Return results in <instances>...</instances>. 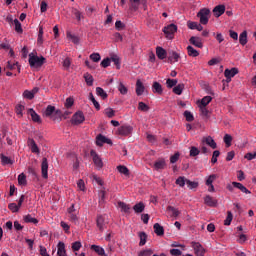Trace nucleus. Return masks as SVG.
<instances>
[{
  "mask_svg": "<svg viewBox=\"0 0 256 256\" xmlns=\"http://www.w3.org/2000/svg\"><path fill=\"white\" fill-rule=\"evenodd\" d=\"M28 63L32 69H39V67H43L45 63V57L37 56V52H31L29 54Z\"/></svg>",
  "mask_w": 256,
  "mask_h": 256,
  "instance_id": "f257e3e1",
  "label": "nucleus"
},
{
  "mask_svg": "<svg viewBox=\"0 0 256 256\" xmlns=\"http://www.w3.org/2000/svg\"><path fill=\"white\" fill-rule=\"evenodd\" d=\"M210 15H211V10H209V8H202L198 12L197 17H199L200 23L202 25H207V23H209Z\"/></svg>",
  "mask_w": 256,
  "mask_h": 256,
  "instance_id": "f03ea898",
  "label": "nucleus"
},
{
  "mask_svg": "<svg viewBox=\"0 0 256 256\" xmlns=\"http://www.w3.org/2000/svg\"><path fill=\"white\" fill-rule=\"evenodd\" d=\"M217 174H211L208 177H206L205 185L208 187L209 193H215V186L213 183L217 180Z\"/></svg>",
  "mask_w": 256,
  "mask_h": 256,
  "instance_id": "7ed1b4c3",
  "label": "nucleus"
},
{
  "mask_svg": "<svg viewBox=\"0 0 256 256\" xmlns=\"http://www.w3.org/2000/svg\"><path fill=\"white\" fill-rule=\"evenodd\" d=\"M90 155L95 167L98 169H103V159H101V156L97 154L95 150H91Z\"/></svg>",
  "mask_w": 256,
  "mask_h": 256,
  "instance_id": "20e7f679",
  "label": "nucleus"
},
{
  "mask_svg": "<svg viewBox=\"0 0 256 256\" xmlns=\"http://www.w3.org/2000/svg\"><path fill=\"white\" fill-rule=\"evenodd\" d=\"M67 213L70 221H73L74 223L78 221L79 210L75 209V204H71V206L67 209Z\"/></svg>",
  "mask_w": 256,
  "mask_h": 256,
  "instance_id": "39448f33",
  "label": "nucleus"
},
{
  "mask_svg": "<svg viewBox=\"0 0 256 256\" xmlns=\"http://www.w3.org/2000/svg\"><path fill=\"white\" fill-rule=\"evenodd\" d=\"M163 32L165 33L168 39H171L172 35H175V33H177V25L169 24L166 27H164Z\"/></svg>",
  "mask_w": 256,
  "mask_h": 256,
  "instance_id": "423d86ee",
  "label": "nucleus"
},
{
  "mask_svg": "<svg viewBox=\"0 0 256 256\" xmlns=\"http://www.w3.org/2000/svg\"><path fill=\"white\" fill-rule=\"evenodd\" d=\"M48 171H49V162L47 161V158H43L41 163V173H42L43 179H49Z\"/></svg>",
  "mask_w": 256,
  "mask_h": 256,
  "instance_id": "0eeeda50",
  "label": "nucleus"
},
{
  "mask_svg": "<svg viewBox=\"0 0 256 256\" xmlns=\"http://www.w3.org/2000/svg\"><path fill=\"white\" fill-rule=\"evenodd\" d=\"M192 248L194 249L196 256H205V248L199 242H192Z\"/></svg>",
  "mask_w": 256,
  "mask_h": 256,
  "instance_id": "6e6552de",
  "label": "nucleus"
},
{
  "mask_svg": "<svg viewBox=\"0 0 256 256\" xmlns=\"http://www.w3.org/2000/svg\"><path fill=\"white\" fill-rule=\"evenodd\" d=\"M133 133V126L131 125H122L118 128V134L127 137V135H131Z\"/></svg>",
  "mask_w": 256,
  "mask_h": 256,
  "instance_id": "1a4fd4ad",
  "label": "nucleus"
},
{
  "mask_svg": "<svg viewBox=\"0 0 256 256\" xmlns=\"http://www.w3.org/2000/svg\"><path fill=\"white\" fill-rule=\"evenodd\" d=\"M97 227L99 229V231H105V229H107V217L105 216H98L97 220Z\"/></svg>",
  "mask_w": 256,
  "mask_h": 256,
  "instance_id": "9d476101",
  "label": "nucleus"
},
{
  "mask_svg": "<svg viewBox=\"0 0 256 256\" xmlns=\"http://www.w3.org/2000/svg\"><path fill=\"white\" fill-rule=\"evenodd\" d=\"M239 73V70L237 68H232V69H226L224 71V75L226 77L227 83H230L231 79H233L234 76Z\"/></svg>",
  "mask_w": 256,
  "mask_h": 256,
  "instance_id": "9b49d317",
  "label": "nucleus"
},
{
  "mask_svg": "<svg viewBox=\"0 0 256 256\" xmlns=\"http://www.w3.org/2000/svg\"><path fill=\"white\" fill-rule=\"evenodd\" d=\"M104 143H107V145H112L113 142L111 141V139L99 134L96 137V145H98V147H103Z\"/></svg>",
  "mask_w": 256,
  "mask_h": 256,
  "instance_id": "f8f14e48",
  "label": "nucleus"
},
{
  "mask_svg": "<svg viewBox=\"0 0 256 256\" xmlns=\"http://www.w3.org/2000/svg\"><path fill=\"white\" fill-rule=\"evenodd\" d=\"M72 121H73L74 125H81V123H83V121H85V115H83V112H76L73 115Z\"/></svg>",
  "mask_w": 256,
  "mask_h": 256,
  "instance_id": "ddd939ff",
  "label": "nucleus"
},
{
  "mask_svg": "<svg viewBox=\"0 0 256 256\" xmlns=\"http://www.w3.org/2000/svg\"><path fill=\"white\" fill-rule=\"evenodd\" d=\"M189 42L191 43V45H194V47H198V49H203V41L200 37L192 36L189 39Z\"/></svg>",
  "mask_w": 256,
  "mask_h": 256,
  "instance_id": "4468645a",
  "label": "nucleus"
},
{
  "mask_svg": "<svg viewBox=\"0 0 256 256\" xmlns=\"http://www.w3.org/2000/svg\"><path fill=\"white\" fill-rule=\"evenodd\" d=\"M143 93H145V85L140 79H138L136 81V95H138V97H141Z\"/></svg>",
  "mask_w": 256,
  "mask_h": 256,
  "instance_id": "2eb2a0df",
  "label": "nucleus"
},
{
  "mask_svg": "<svg viewBox=\"0 0 256 256\" xmlns=\"http://www.w3.org/2000/svg\"><path fill=\"white\" fill-rule=\"evenodd\" d=\"M156 56L158 59L163 61V59H167V50H165L163 47L158 46L156 47Z\"/></svg>",
  "mask_w": 256,
  "mask_h": 256,
  "instance_id": "dca6fc26",
  "label": "nucleus"
},
{
  "mask_svg": "<svg viewBox=\"0 0 256 256\" xmlns=\"http://www.w3.org/2000/svg\"><path fill=\"white\" fill-rule=\"evenodd\" d=\"M117 89L121 95H127L129 93V88L121 80L117 82Z\"/></svg>",
  "mask_w": 256,
  "mask_h": 256,
  "instance_id": "f3484780",
  "label": "nucleus"
},
{
  "mask_svg": "<svg viewBox=\"0 0 256 256\" xmlns=\"http://www.w3.org/2000/svg\"><path fill=\"white\" fill-rule=\"evenodd\" d=\"M180 59H181V54H179L178 52L171 51L169 53V57H168L169 63H177L179 62Z\"/></svg>",
  "mask_w": 256,
  "mask_h": 256,
  "instance_id": "a211bd4d",
  "label": "nucleus"
},
{
  "mask_svg": "<svg viewBox=\"0 0 256 256\" xmlns=\"http://www.w3.org/2000/svg\"><path fill=\"white\" fill-rule=\"evenodd\" d=\"M202 141L203 143H206L208 147H211V149H215L217 147V142H215V140L211 136L204 137Z\"/></svg>",
  "mask_w": 256,
  "mask_h": 256,
  "instance_id": "6ab92c4d",
  "label": "nucleus"
},
{
  "mask_svg": "<svg viewBox=\"0 0 256 256\" xmlns=\"http://www.w3.org/2000/svg\"><path fill=\"white\" fill-rule=\"evenodd\" d=\"M28 147H30L31 151L33 153H36V155H39L41 151L39 150V146H37V143H35V140L28 139Z\"/></svg>",
  "mask_w": 256,
  "mask_h": 256,
  "instance_id": "aec40b11",
  "label": "nucleus"
},
{
  "mask_svg": "<svg viewBox=\"0 0 256 256\" xmlns=\"http://www.w3.org/2000/svg\"><path fill=\"white\" fill-rule=\"evenodd\" d=\"M28 114L31 116V119L34 121V123H41V116H39V114H37L33 108L28 110Z\"/></svg>",
  "mask_w": 256,
  "mask_h": 256,
  "instance_id": "412c9836",
  "label": "nucleus"
},
{
  "mask_svg": "<svg viewBox=\"0 0 256 256\" xmlns=\"http://www.w3.org/2000/svg\"><path fill=\"white\" fill-rule=\"evenodd\" d=\"M57 255L58 256H67V250H65V243L58 242V244H57Z\"/></svg>",
  "mask_w": 256,
  "mask_h": 256,
  "instance_id": "4be33fe9",
  "label": "nucleus"
},
{
  "mask_svg": "<svg viewBox=\"0 0 256 256\" xmlns=\"http://www.w3.org/2000/svg\"><path fill=\"white\" fill-rule=\"evenodd\" d=\"M117 207L118 209H120L121 213H130L131 211V206H129L125 202L119 201Z\"/></svg>",
  "mask_w": 256,
  "mask_h": 256,
  "instance_id": "5701e85b",
  "label": "nucleus"
},
{
  "mask_svg": "<svg viewBox=\"0 0 256 256\" xmlns=\"http://www.w3.org/2000/svg\"><path fill=\"white\" fill-rule=\"evenodd\" d=\"M6 69H10V71H15V69L18 70V73H21V66H19V62H7Z\"/></svg>",
  "mask_w": 256,
  "mask_h": 256,
  "instance_id": "b1692460",
  "label": "nucleus"
},
{
  "mask_svg": "<svg viewBox=\"0 0 256 256\" xmlns=\"http://www.w3.org/2000/svg\"><path fill=\"white\" fill-rule=\"evenodd\" d=\"M214 17H221L223 13H225V6L224 5H218L213 9Z\"/></svg>",
  "mask_w": 256,
  "mask_h": 256,
  "instance_id": "393cba45",
  "label": "nucleus"
},
{
  "mask_svg": "<svg viewBox=\"0 0 256 256\" xmlns=\"http://www.w3.org/2000/svg\"><path fill=\"white\" fill-rule=\"evenodd\" d=\"M204 203L208 205V207H217V200L213 199V197L209 195L204 197Z\"/></svg>",
  "mask_w": 256,
  "mask_h": 256,
  "instance_id": "a878e982",
  "label": "nucleus"
},
{
  "mask_svg": "<svg viewBox=\"0 0 256 256\" xmlns=\"http://www.w3.org/2000/svg\"><path fill=\"white\" fill-rule=\"evenodd\" d=\"M66 37L69 41L74 43V45H79V37L75 36V34L71 33V31L66 32Z\"/></svg>",
  "mask_w": 256,
  "mask_h": 256,
  "instance_id": "bb28decb",
  "label": "nucleus"
},
{
  "mask_svg": "<svg viewBox=\"0 0 256 256\" xmlns=\"http://www.w3.org/2000/svg\"><path fill=\"white\" fill-rule=\"evenodd\" d=\"M233 186L236 189H239L240 191H242V193H245L246 195H250L251 191H249V189H247V187H245L243 184L239 183V182H233Z\"/></svg>",
  "mask_w": 256,
  "mask_h": 256,
  "instance_id": "cd10ccee",
  "label": "nucleus"
},
{
  "mask_svg": "<svg viewBox=\"0 0 256 256\" xmlns=\"http://www.w3.org/2000/svg\"><path fill=\"white\" fill-rule=\"evenodd\" d=\"M154 233H156V235H158V237H161V236L165 235V229L163 228V226L159 225V223H155L154 224Z\"/></svg>",
  "mask_w": 256,
  "mask_h": 256,
  "instance_id": "c85d7f7f",
  "label": "nucleus"
},
{
  "mask_svg": "<svg viewBox=\"0 0 256 256\" xmlns=\"http://www.w3.org/2000/svg\"><path fill=\"white\" fill-rule=\"evenodd\" d=\"M166 165L167 164L165 163V160L161 159L154 163V168L156 171H161V170L165 169Z\"/></svg>",
  "mask_w": 256,
  "mask_h": 256,
  "instance_id": "c756f323",
  "label": "nucleus"
},
{
  "mask_svg": "<svg viewBox=\"0 0 256 256\" xmlns=\"http://www.w3.org/2000/svg\"><path fill=\"white\" fill-rule=\"evenodd\" d=\"M152 91L153 93H157L158 95H161L163 93V86L159 82H154L152 85Z\"/></svg>",
  "mask_w": 256,
  "mask_h": 256,
  "instance_id": "7c9ffc66",
  "label": "nucleus"
},
{
  "mask_svg": "<svg viewBox=\"0 0 256 256\" xmlns=\"http://www.w3.org/2000/svg\"><path fill=\"white\" fill-rule=\"evenodd\" d=\"M213 101V98L211 96H205L201 99V101H198V106L201 107H207V105Z\"/></svg>",
  "mask_w": 256,
  "mask_h": 256,
  "instance_id": "2f4dec72",
  "label": "nucleus"
},
{
  "mask_svg": "<svg viewBox=\"0 0 256 256\" xmlns=\"http://www.w3.org/2000/svg\"><path fill=\"white\" fill-rule=\"evenodd\" d=\"M57 109L55 108V106H47L45 112H44V117H48L49 119H51L53 113H55Z\"/></svg>",
  "mask_w": 256,
  "mask_h": 256,
  "instance_id": "473e14b6",
  "label": "nucleus"
},
{
  "mask_svg": "<svg viewBox=\"0 0 256 256\" xmlns=\"http://www.w3.org/2000/svg\"><path fill=\"white\" fill-rule=\"evenodd\" d=\"M23 220L25 223H33L34 225H37V223H39V220H37V218H34L33 216H31V214H27V215L23 216Z\"/></svg>",
  "mask_w": 256,
  "mask_h": 256,
  "instance_id": "72a5a7b5",
  "label": "nucleus"
},
{
  "mask_svg": "<svg viewBox=\"0 0 256 256\" xmlns=\"http://www.w3.org/2000/svg\"><path fill=\"white\" fill-rule=\"evenodd\" d=\"M133 210L135 213H143L145 211V204L143 202H139L133 206Z\"/></svg>",
  "mask_w": 256,
  "mask_h": 256,
  "instance_id": "f704fd0d",
  "label": "nucleus"
},
{
  "mask_svg": "<svg viewBox=\"0 0 256 256\" xmlns=\"http://www.w3.org/2000/svg\"><path fill=\"white\" fill-rule=\"evenodd\" d=\"M184 89H185V84L180 83L173 88V93H175V95H181Z\"/></svg>",
  "mask_w": 256,
  "mask_h": 256,
  "instance_id": "c9c22d12",
  "label": "nucleus"
},
{
  "mask_svg": "<svg viewBox=\"0 0 256 256\" xmlns=\"http://www.w3.org/2000/svg\"><path fill=\"white\" fill-rule=\"evenodd\" d=\"M62 115L63 113L61 112V110L56 109L54 110V113L52 114V117L50 119H52V121H61Z\"/></svg>",
  "mask_w": 256,
  "mask_h": 256,
  "instance_id": "e433bc0d",
  "label": "nucleus"
},
{
  "mask_svg": "<svg viewBox=\"0 0 256 256\" xmlns=\"http://www.w3.org/2000/svg\"><path fill=\"white\" fill-rule=\"evenodd\" d=\"M187 181L188 179L185 178V176H180L176 179V185H178V187H185V185H187Z\"/></svg>",
  "mask_w": 256,
  "mask_h": 256,
  "instance_id": "4c0bfd02",
  "label": "nucleus"
},
{
  "mask_svg": "<svg viewBox=\"0 0 256 256\" xmlns=\"http://www.w3.org/2000/svg\"><path fill=\"white\" fill-rule=\"evenodd\" d=\"M187 51H188L189 57H199V51L193 48V46H187Z\"/></svg>",
  "mask_w": 256,
  "mask_h": 256,
  "instance_id": "58836bf2",
  "label": "nucleus"
},
{
  "mask_svg": "<svg viewBox=\"0 0 256 256\" xmlns=\"http://www.w3.org/2000/svg\"><path fill=\"white\" fill-rule=\"evenodd\" d=\"M91 249H93V251H95V253H97V255H100V256L105 255V249L101 246L92 245Z\"/></svg>",
  "mask_w": 256,
  "mask_h": 256,
  "instance_id": "ea45409f",
  "label": "nucleus"
},
{
  "mask_svg": "<svg viewBox=\"0 0 256 256\" xmlns=\"http://www.w3.org/2000/svg\"><path fill=\"white\" fill-rule=\"evenodd\" d=\"M84 79L86 81V84L88 85V87H93V75H91L90 73H85L84 74Z\"/></svg>",
  "mask_w": 256,
  "mask_h": 256,
  "instance_id": "a19ab883",
  "label": "nucleus"
},
{
  "mask_svg": "<svg viewBox=\"0 0 256 256\" xmlns=\"http://www.w3.org/2000/svg\"><path fill=\"white\" fill-rule=\"evenodd\" d=\"M18 184L22 187H25L27 185V176H25V173H21L18 175Z\"/></svg>",
  "mask_w": 256,
  "mask_h": 256,
  "instance_id": "79ce46f5",
  "label": "nucleus"
},
{
  "mask_svg": "<svg viewBox=\"0 0 256 256\" xmlns=\"http://www.w3.org/2000/svg\"><path fill=\"white\" fill-rule=\"evenodd\" d=\"M96 95H98V97H101V99H107L108 97L107 92H105V90H103V88L101 87L96 88Z\"/></svg>",
  "mask_w": 256,
  "mask_h": 256,
  "instance_id": "37998d69",
  "label": "nucleus"
},
{
  "mask_svg": "<svg viewBox=\"0 0 256 256\" xmlns=\"http://www.w3.org/2000/svg\"><path fill=\"white\" fill-rule=\"evenodd\" d=\"M62 67L65 71H69V69L71 68V58H65L62 62Z\"/></svg>",
  "mask_w": 256,
  "mask_h": 256,
  "instance_id": "c03bdc74",
  "label": "nucleus"
},
{
  "mask_svg": "<svg viewBox=\"0 0 256 256\" xmlns=\"http://www.w3.org/2000/svg\"><path fill=\"white\" fill-rule=\"evenodd\" d=\"M89 100L93 103L95 109H97V111H99L101 109V105L99 104V102H97V100L95 99V96H93V93L89 94Z\"/></svg>",
  "mask_w": 256,
  "mask_h": 256,
  "instance_id": "a18cd8bd",
  "label": "nucleus"
},
{
  "mask_svg": "<svg viewBox=\"0 0 256 256\" xmlns=\"http://www.w3.org/2000/svg\"><path fill=\"white\" fill-rule=\"evenodd\" d=\"M247 31H243L240 35H239V43L240 45H245L247 43Z\"/></svg>",
  "mask_w": 256,
  "mask_h": 256,
  "instance_id": "49530a36",
  "label": "nucleus"
},
{
  "mask_svg": "<svg viewBox=\"0 0 256 256\" xmlns=\"http://www.w3.org/2000/svg\"><path fill=\"white\" fill-rule=\"evenodd\" d=\"M2 165H13V160L3 154H1Z\"/></svg>",
  "mask_w": 256,
  "mask_h": 256,
  "instance_id": "de8ad7c7",
  "label": "nucleus"
},
{
  "mask_svg": "<svg viewBox=\"0 0 256 256\" xmlns=\"http://www.w3.org/2000/svg\"><path fill=\"white\" fill-rule=\"evenodd\" d=\"M139 238H140L139 245L140 247H143V245L147 243V234L145 232H140Z\"/></svg>",
  "mask_w": 256,
  "mask_h": 256,
  "instance_id": "09e8293b",
  "label": "nucleus"
},
{
  "mask_svg": "<svg viewBox=\"0 0 256 256\" xmlns=\"http://www.w3.org/2000/svg\"><path fill=\"white\" fill-rule=\"evenodd\" d=\"M14 27H15V31L16 33H23V27L21 26V22H19L18 19H14Z\"/></svg>",
  "mask_w": 256,
  "mask_h": 256,
  "instance_id": "8fccbe9b",
  "label": "nucleus"
},
{
  "mask_svg": "<svg viewBox=\"0 0 256 256\" xmlns=\"http://www.w3.org/2000/svg\"><path fill=\"white\" fill-rule=\"evenodd\" d=\"M224 143L226 147H231V143H233V136H231V134H225Z\"/></svg>",
  "mask_w": 256,
  "mask_h": 256,
  "instance_id": "3c124183",
  "label": "nucleus"
},
{
  "mask_svg": "<svg viewBox=\"0 0 256 256\" xmlns=\"http://www.w3.org/2000/svg\"><path fill=\"white\" fill-rule=\"evenodd\" d=\"M186 185H187L188 189L193 190V189H197V187H199V182L191 181V180L188 179Z\"/></svg>",
  "mask_w": 256,
  "mask_h": 256,
  "instance_id": "603ef678",
  "label": "nucleus"
},
{
  "mask_svg": "<svg viewBox=\"0 0 256 256\" xmlns=\"http://www.w3.org/2000/svg\"><path fill=\"white\" fill-rule=\"evenodd\" d=\"M8 209H10L12 213H19V209H21V207L15 203H10L8 205Z\"/></svg>",
  "mask_w": 256,
  "mask_h": 256,
  "instance_id": "864d4df0",
  "label": "nucleus"
},
{
  "mask_svg": "<svg viewBox=\"0 0 256 256\" xmlns=\"http://www.w3.org/2000/svg\"><path fill=\"white\" fill-rule=\"evenodd\" d=\"M201 153V151L199 150V148L192 146L190 147V157H197V155H199Z\"/></svg>",
  "mask_w": 256,
  "mask_h": 256,
  "instance_id": "5fc2aeb1",
  "label": "nucleus"
},
{
  "mask_svg": "<svg viewBox=\"0 0 256 256\" xmlns=\"http://www.w3.org/2000/svg\"><path fill=\"white\" fill-rule=\"evenodd\" d=\"M153 250L152 249H144L140 252H138V256H152Z\"/></svg>",
  "mask_w": 256,
  "mask_h": 256,
  "instance_id": "6e6d98bb",
  "label": "nucleus"
},
{
  "mask_svg": "<svg viewBox=\"0 0 256 256\" xmlns=\"http://www.w3.org/2000/svg\"><path fill=\"white\" fill-rule=\"evenodd\" d=\"M200 109V115L202 117H209V110H207V106H198Z\"/></svg>",
  "mask_w": 256,
  "mask_h": 256,
  "instance_id": "4d7b16f0",
  "label": "nucleus"
},
{
  "mask_svg": "<svg viewBox=\"0 0 256 256\" xmlns=\"http://www.w3.org/2000/svg\"><path fill=\"white\" fill-rule=\"evenodd\" d=\"M138 109H139V111H144V113H147V111H149V106L147 104H145L144 102H139Z\"/></svg>",
  "mask_w": 256,
  "mask_h": 256,
  "instance_id": "13d9d810",
  "label": "nucleus"
},
{
  "mask_svg": "<svg viewBox=\"0 0 256 256\" xmlns=\"http://www.w3.org/2000/svg\"><path fill=\"white\" fill-rule=\"evenodd\" d=\"M75 104V100L73 97H68L65 101V107L66 109H71V106Z\"/></svg>",
  "mask_w": 256,
  "mask_h": 256,
  "instance_id": "bf43d9fd",
  "label": "nucleus"
},
{
  "mask_svg": "<svg viewBox=\"0 0 256 256\" xmlns=\"http://www.w3.org/2000/svg\"><path fill=\"white\" fill-rule=\"evenodd\" d=\"M104 113H105L106 116L109 117V119L115 117V110H113V108H106L104 110Z\"/></svg>",
  "mask_w": 256,
  "mask_h": 256,
  "instance_id": "052dcab7",
  "label": "nucleus"
},
{
  "mask_svg": "<svg viewBox=\"0 0 256 256\" xmlns=\"http://www.w3.org/2000/svg\"><path fill=\"white\" fill-rule=\"evenodd\" d=\"M117 170L121 173V175H129V169L127 166H118Z\"/></svg>",
  "mask_w": 256,
  "mask_h": 256,
  "instance_id": "680f3d73",
  "label": "nucleus"
},
{
  "mask_svg": "<svg viewBox=\"0 0 256 256\" xmlns=\"http://www.w3.org/2000/svg\"><path fill=\"white\" fill-rule=\"evenodd\" d=\"M166 85L169 89H171L172 87H175V85H177V79H167L166 80Z\"/></svg>",
  "mask_w": 256,
  "mask_h": 256,
  "instance_id": "e2e57ef3",
  "label": "nucleus"
},
{
  "mask_svg": "<svg viewBox=\"0 0 256 256\" xmlns=\"http://www.w3.org/2000/svg\"><path fill=\"white\" fill-rule=\"evenodd\" d=\"M184 117H185L186 121H189V122L194 121V119H195V117L193 116V113H191L190 111H187V110L184 112Z\"/></svg>",
  "mask_w": 256,
  "mask_h": 256,
  "instance_id": "0e129e2a",
  "label": "nucleus"
},
{
  "mask_svg": "<svg viewBox=\"0 0 256 256\" xmlns=\"http://www.w3.org/2000/svg\"><path fill=\"white\" fill-rule=\"evenodd\" d=\"M90 59H92L94 63H99V61H101V55L99 53H92Z\"/></svg>",
  "mask_w": 256,
  "mask_h": 256,
  "instance_id": "69168bd1",
  "label": "nucleus"
},
{
  "mask_svg": "<svg viewBox=\"0 0 256 256\" xmlns=\"http://www.w3.org/2000/svg\"><path fill=\"white\" fill-rule=\"evenodd\" d=\"M231 221H233V213L229 211L226 219L224 220V225H231Z\"/></svg>",
  "mask_w": 256,
  "mask_h": 256,
  "instance_id": "338daca9",
  "label": "nucleus"
},
{
  "mask_svg": "<svg viewBox=\"0 0 256 256\" xmlns=\"http://www.w3.org/2000/svg\"><path fill=\"white\" fill-rule=\"evenodd\" d=\"M23 97L25 99H33L35 97V95L33 94L32 91L25 90L24 93H23Z\"/></svg>",
  "mask_w": 256,
  "mask_h": 256,
  "instance_id": "774afa93",
  "label": "nucleus"
}]
</instances>
